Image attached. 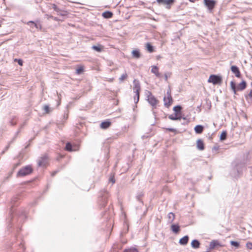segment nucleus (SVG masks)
<instances>
[{
  "instance_id": "f257e3e1",
  "label": "nucleus",
  "mask_w": 252,
  "mask_h": 252,
  "mask_svg": "<svg viewBox=\"0 0 252 252\" xmlns=\"http://www.w3.org/2000/svg\"><path fill=\"white\" fill-rule=\"evenodd\" d=\"M163 102L164 106L167 108H169L173 103V99L171 95V91L170 89L167 90L166 94L164 96Z\"/></svg>"
},
{
  "instance_id": "f03ea898",
  "label": "nucleus",
  "mask_w": 252,
  "mask_h": 252,
  "mask_svg": "<svg viewBox=\"0 0 252 252\" xmlns=\"http://www.w3.org/2000/svg\"><path fill=\"white\" fill-rule=\"evenodd\" d=\"M222 82V77L220 75L212 74L211 75L208 79V82L212 83L213 85H221Z\"/></svg>"
},
{
  "instance_id": "7ed1b4c3",
  "label": "nucleus",
  "mask_w": 252,
  "mask_h": 252,
  "mask_svg": "<svg viewBox=\"0 0 252 252\" xmlns=\"http://www.w3.org/2000/svg\"><path fill=\"white\" fill-rule=\"evenodd\" d=\"M32 171V167L30 165L26 166L21 168L17 173V176H24L31 174Z\"/></svg>"
},
{
  "instance_id": "20e7f679",
  "label": "nucleus",
  "mask_w": 252,
  "mask_h": 252,
  "mask_svg": "<svg viewBox=\"0 0 252 252\" xmlns=\"http://www.w3.org/2000/svg\"><path fill=\"white\" fill-rule=\"evenodd\" d=\"M148 102L153 107H156L159 102V101L154 96L151 92L149 93L147 96Z\"/></svg>"
},
{
  "instance_id": "39448f33",
  "label": "nucleus",
  "mask_w": 252,
  "mask_h": 252,
  "mask_svg": "<svg viewBox=\"0 0 252 252\" xmlns=\"http://www.w3.org/2000/svg\"><path fill=\"white\" fill-rule=\"evenodd\" d=\"M157 2L159 4H163L166 6V8L169 9L175 2V0H157Z\"/></svg>"
},
{
  "instance_id": "423d86ee",
  "label": "nucleus",
  "mask_w": 252,
  "mask_h": 252,
  "mask_svg": "<svg viewBox=\"0 0 252 252\" xmlns=\"http://www.w3.org/2000/svg\"><path fill=\"white\" fill-rule=\"evenodd\" d=\"M205 5L210 10H212L216 4V1L215 0H203Z\"/></svg>"
},
{
  "instance_id": "0eeeda50",
  "label": "nucleus",
  "mask_w": 252,
  "mask_h": 252,
  "mask_svg": "<svg viewBox=\"0 0 252 252\" xmlns=\"http://www.w3.org/2000/svg\"><path fill=\"white\" fill-rule=\"evenodd\" d=\"M49 158L47 155H44L39 160L38 164L40 166H46L49 164Z\"/></svg>"
},
{
  "instance_id": "6e6552de",
  "label": "nucleus",
  "mask_w": 252,
  "mask_h": 252,
  "mask_svg": "<svg viewBox=\"0 0 252 252\" xmlns=\"http://www.w3.org/2000/svg\"><path fill=\"white\" fill-rule=\"evenodd\" d=\"M133 89L134 90V92L136 94V97H137L136 102L137 103L139 101V94H140V86L139 83H135Z\"/></svg>"
},
{
  "instance_id": "1a4fd4ad",
  "label": "nucleus",
  "mask_w": 252,
  "mask_h": 252,
  "mask_svg": "<svg viewBox=\"0 0 252 252\" xmlns=\"http://www.w3.org/2000/svg\"><path fill=\"white\" fill-rule=\"evenodd\" d=\"M222 247L220 242L218 240H213L211 241L209 245L210 249L213 250L216 248Z\"/></svg>"
},
{
  "instance_id": "9d476101",
  "label": "nucleus",
  "mask_w": 252,
  "mask_h": 252,
  "mask_svg": "<svg viewBox=\"0 0 252 252\" xmlns=\"http://www.w3.org/2000/svg\"><path fill=\"white\" fill-rule=\"evenodd\" d=\"M231 70L235 75V76L237 78L241 77V73L239 68L236 65H232L231 67Z\"/></svg>"
},
{
  "instance_id": "9b49d317",
  "label": "nucleus",
  "mask_w": 252,
  "mask_h": 252,
  "mask_svg": "<svg viewBox=\"0 0 252 252\" xmlns=\"http://www.w3.org/2000/svg\"><path fill=\"white\" fill-rule=\"evenodd\" d=\"M151 72L157 77H160L161 76V74L159 72V68L156 65H153L152 66Z\"/></svg>"
},
{
  "instance_id": "f8f14e48",
  "label": "nucleus",
  "mask_w": 252,
  "mask_h": 252,
  "mask_svg": "<svg viewBox=\"0 0 252 252\" xmlns=\"http://www.w3.org/2000/svg\"><path fill=\"white\" fill-rule=\"evenodd\" d=\"M196 146L197 149L201 151H202L205 149L204 142L201 139H198L197 140Z\"/></svg>"
},
{
  "instance_id": "ddd939ff",
  "label": "nucleus",
  "mask_w": 252,
  "mask_h": 252,
  "mask_svg": "<svg viewBox=\"0 0 252 252\" xmlns=\"http://www.w3.org/2000/svg\"><path fill=\"white\" fill-rule=\"evenodd\" d=\"M247 87V83L245 81H242L237 87V91H243Z\"/></svg>"
},
{
  "instance_id": "4468645a",
  "label": "nucleus",
  "mask_w": 252,
  "mask_h": 252,
  "mask_svg": "<svg viewBox=\"0 0 252 252\" xmlns=\"http://www.w3.org/2000/svg\"><path fill=\"white\" fill-rule=\"evenodd\" d=\"M111 125V123L109 121L103 122L101 123L100 127L102 129H106L108 128Z\"/></svg>"
},
{
  "instance_id": "2eb2a0df",
  "label": "nucleus",
  "mask_w": 252,
  "mask_h": 252,
  "mask_svg": "<svg viewBox=\"0 0 252 252\" xmlns=\"http://www.w3.org/2000/svg\"><path fill=\"white\" fill-rule=\"evenodd\" d=\"M189 238L188 236H185L179 240V243L182 245H186L188 244Z\"/></svg>"
},
{
  "instance_id": "dca6fc26",
  "label": "nucleus",
  "mask_w": 252,
  "mask_h": 252,
  "mask_svg": "<svg viewBox=\"0 0 252 252\" xmlns=\"http://www.w3.org/2000/svg\"><path fill=\"white\" fill-rule=\"evenodd\" d=\"M182 116H180L175 113L174 114H171L168 116V118L171 120H180Z\"/></svg>"
},
{
  "instance_id": "f3484780",
  "label": "nucleus",
  "mask_w": 252,
  "mask_h": 252,
  "mask_svg": "<svg viewBox=\"0 0 252 252\" xmlns=\"http://www.w3.org/2000/svg\"><path fill=\"white\" fill-rule=\"evenodd\" d=\"M92 49L97 52H101L103 51L104 47L103 46L100 44H98L97 45L93 46Z\"/></svg>"
},
{
  "instance_id": "a211bd4d",
  "label": "nucleus",
  "mask_w": 252,
  "mask_h": 252,
  "mask_svg": "<svg viewBox=\"0 0 252 252\" xmlns=\"http://www.w3.org/2000/svg\"><path fill=\"white\" fill-rule=\"evenodd\" d=\"M182 107L180 106H176L173 108L174 113L177 114L180 116H182Z\"/></svg>"
},
{
  "instance_id": "6ab92c4d",
  "label": "nucleus",
  "mask_w": 252,
  "mask_h": 252,
  "mask_svg": "<svg viewBox=\"0 0 252 252\" xmlns=\"http://www.w3.org/2000/svg\"><path fill=\"white\" fill-rule=\"evenodd\" d=\"M204 129V127L201 125H197L194 127V130L196 133H201Z\"/></svg>"
},
{
  "instance_id": "aec40b11",
  "label": "nucleus",
  "mask_w": 252,
  "mask_h": 252,
  "mask_svg": "<svg viewBox=\"0 0 252 252\" xmlns=\"http://www.w3.org/2000/svg\"><path fill=\"white\" fill-rule=\"evenodd\" d=\"M191 247L194 249H197L199 248L200 243L198 240H194L191 243Z\"/></svg>"
},
{
  "instance_id": "412c9836",
  "label": "nucleus",
  "mask_w": 252,
  "mask_h": 252,
  "mask_svg": "<svg viewBox=\"0 0 252 252\" xmlns=\"http://www.w3.org/2000/svg\"><path fill=\"white\" fill-rule=\"evenodd\" d=\"M132 55L133 58L138 59L140 57L141 54L138 50H134L132 52Z\"/></svg>"
},
{
  "instance_id": "4be33fe9",
  "label": "nucleus",
  "mask_w": 252,
  "mask_h": 252,
  "mask_svg": "<svg viewBox=\"0 0 252 252\" xmlns=\"http://www.w3.org/2000/svg\"><path fill=\"white\" fill-rule=\"evenodd\" d=\"M245 98L249 102H252V90H251L248 94L245 95Z\"/></svg>"
},
{
  "instance_id": "5701e85b",
  "label": "nucleus",
  "mask_w": 252,
  "mask_h": 252,
  "mask_svg": "<svg viewBox=\"0 0 252 252\" xmlns=\"http://www.w3.org/2000/svg\"><path fill=\"white\" fill-rule=\"evenodd\" d=\"M84 71V67L83 65H80L77 66L76 69V73L77 74H80Z\"/></svg>"
},
{
  "instance_id": "b1692460",
  "label": "nucleus",
  "mask_w": 252,
  "mask_h": 252,
  "mask_svg": "<svg viewBox=\"0 0 252 252\" xmlns=\"http://www.w3.org/2000/svg\"><path fill=\"white\" fill-rule=\"evenodd\" d=\"M102 16L105 18H110L112 17L113 13L110 11H105L102 13Z\"/></svg>"
},
{
  "instance_id": "393cba45",
  "label": "nucleus",
  "mask_w": 252,
  "mask_h": 252,
  "mask_svg": "<svg viewBox=\"0 0 252 252\" xmlns=\"http://www.w3.org/2000/svg\"><path fill=\"white\" fill-rule=\"evenodd\" d=\"M171 229L174 232L177 233L180 230V227L178 225L172 224L171 225Z\"/></svg>"
},
{
  "instance_id": "a878e982",
  "label": "nucleus",
  "mask_w": 252,
  "mask_h": 252,
  "mask_svg": "<svg viewBox=\"0 0 252 252\" xmlns=\"http://www.w3.org/2000/svg\"><path fill=\"white\" fill-rule=\"evenodd\" d=\"M123 252H138V251L135 248L131 247L124 250Z\"/></svg>"
},
{
  "instance_id": "bb28decb",
  "label": "nucleus",
  "mask_w": 252,
  "mask_h": 252,
  "mask_svg": "<svg viewBox=\"0 0 252 252\" xmlns=\"http://www.w3.org/2000/svg\"><path fill=\"white\" fill-rule=\"evenodd\" d=\"M146 48L147 50L150 53H152V52H154V48H153V46L150 43H147L146 44Z\"/></svg>"
},
{
  "instance_id": "cd10ccee",
  "label": "nucleus",
  "mask_w": 252,
  "mask_h": 252,
  "mask_svg": "<svg viewBox=\"0 0 252 252\" xmlns=\"http://www.w3.org/2000/svg\"><path fill=\"white\" fill-rule=\"evenodd\" d=\"M230 87H231L232 90H233L234 94H236L237 93V87H236L235 84L234 82L231 81L230 82Z\"/></svg>"
},
{
  "instance_id": "c85d7f7f",
  "label": "nucleus",
  "mask_w": 252,
  "mask_h": 252,
  "mask_svg": "<svg viewBox=\"0 0 252 252\" xmlns=\"http://www.w3.org/2000/svg\"><path fill=\"white\" fill-rule=\"evenodd\" d=\"M65 149L66 151H68L69 152H71V151H73V150L72 149V145H71V144L70 143H66Z\"/></svg>"
},
{
  "instance_id": "c756f323",
  "label": "nucleus",
  "mask_w": 252,
  "mask_h": 252,
  "mask_svg": "<svg viewBox=\"0 0 252 252\" xmlns=\"http://www.w3.org/2000/svg\"><path fill=\"white\" fill-rule=\"evenodd\" d=\"M227 133L226 131H223L220 134V139L221 140H224L226 138Z\"/></svg>"
},
{
  "instance_id": "7c9ffc66",
  "label": "nucleus",
  "mask_w": 252,
  "mask_h": 252,
  "mask_svg": "<svg viewBox=\"0 0 252 252\" xmlns=\"http://www.w3.org/2000/svg\"><path fill=\"white\" fill-rule=\"evenodd\" d=\"M32 24L34 25V26L36 28V29H41V26L40 25H37V24L35 23L33 21H29L28 23V24Z\"/></svg>"
},
{
  "instance_id": "2f4dec72",
  "label": "nucleus",
  "mask_w": 252,
  "mask_h": 252,
  "mask_svg": "<svg viewBox=\"0 0 252 252\" xmlns=\"http://www.w3.org/2000/svg\"><path fill=\"white\" fill-rule=\"evenodd\" d=\"M43 110L45 111L46 114H49L50 112V108L48 105H45L43 107Z\"/></svg>"
},
{
  "instance_id": "473e14b6",
  "label": "nucleus",
  "mask_w": 252,
  "mask_h": 252,
  "mask_svg": "<svg viewBox=\"0 0 252 252\" xmlns=\"http://www.w3.org/2000/svg\"><path fill=\"white\" fill-rule=\"evenodd\" d=\"M230 244L232 246L236 248H238L239 247V243L237 242L232 241L230 242Z\"/></svg>"
},
{
  "instance_id": "72a5a7b5",
  "label": "nucleus",
  "mask_w": 252,
  "mask_h": 252,
  "mask_svg": "<svg viewBox=\"0 0 252 252\" xmlns=\"http://www.w3.org/2000/svg\"><path fill=\"white\" fill-rule=\"evenodd\" d=\"M246 248L248 250H252V242H248L246 245Z\"/></svg>"
},
{
  "instance_id": "f704fd0d",
  "label": "nucleus",
  "mask_w": 252,
  "mask_h": 252,
  "mask_svg": "<svg viewBox=\"0 0 252 252\" xmlns=\"http://www.w3.org/2000/svg\"><path fill=\"white\" fill-rule=\"evenodd\" d=\"M14 62H17L18 63V64L21 66L23 65V61L21 59H15L14 60Z\"/></svg>"
},
{
  "instance_id": "c9c22d12",
  "label": "nucleus",
  "mask_w": 252,
  "mask_h": 252,
  "mask_svg": "<svg viewBox=\"0 0 252 252\" xmlns=\"http://www.w3.org/2000/svg\"><path fill=\"white\" fill-rule=\"evenodd\" d=\"M168 218L170 219H171L172 220H174V219H175V215L174 213H170L169 214H168Z\"/></svg>"
},
{
  "instance_id": "e433bc0d",
  "label": "nucleus",
  "mask_w": 252,
  "mask_h": 252,
  "mask_svg": "<svg viewBox=\"0 0 252 252\" xmlns=\"http://www.w3.org/2000/svg\"><path fill=\"white\" fill-rule=\"evenodd\" d=\"M127 77V75L126 74H123L121 77L120 78V80L122 81L125 80Z\"/></svg>"
},
{
  "instance_id": "4c0bfd02",
  "label": "nucleus",
  "mask_w": 252,
  "mask_h": 252,
  "mask_svg": "<svg viewBox=\"0 0 252 252\" xmlns=\"http://www.w3.org/2000/svg\"><path fill=\"white\" fill-rule=\"evenodd\" d=\"M163 129H165L166 130L170 131V132H175L176 131V129L173 128H164Z\"/></svg>"
},
{
  "instance_id": "58836bf2",
  "label": "nucleus",
  "mask_w": 252,
  "mask_h": 252,
  "mask_svg": "<svg viewBox=\"0 0 252 252\" xmlns=\"http://www.w3.org/2000/svg\"><path fill=\"white\" fill-rule=\"evenodd\" d=\"M52 8L56 11L58 12L60 11L59 8L55 4H52Z\"/></svg>"
},
{
  "instance_id": "ea45409f",
  "label": "nucleus",
  "mask_w": 252,
  "mask_h": 252,
  "mask_svg": "<svg viewBox=\"0 0 252 252\" xmlns=\"http://www.w3.org/2000/svg\"><path fill=\"white\" fill-rule=\"evenodd\" d=\"M20 165V163H17L14 165V168H16L17 166H18Z\"/></svg>"
},
{
  "instance_id": "a19ab883",
  "label": "nucleus",
  "mask_w": 252,
  "mask_h": 252,
  "mask_svg": "<svg viewBox=\"0 0 252 252\" xmlns=\"http://www.w3.org/2000/svg\"><path fill=\"white\" fill-rule=\"evenodd\" d=\"M165 79H166V80H167V75H165Z\"/></svg>"
},
{
  "instance_id": "79ce46f5",
  "label": "nucleus",
  "mask_w": 252,
  "mask_h": 252,
  "mask_svg": "<svg viewBox=\"0 0 252 252\" xmlns=\"http://www.w3.org/2000/svg\"><path fill=\"white\" fill-rule=\"evenodd\" d=\"M56 173L52 174V176H54L55 174Z\"/></svg>"
}]
</instances>
